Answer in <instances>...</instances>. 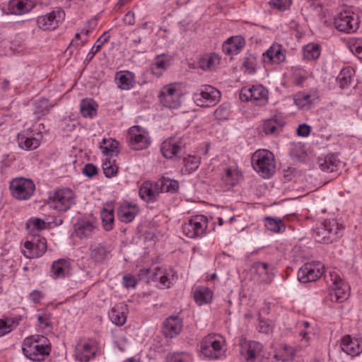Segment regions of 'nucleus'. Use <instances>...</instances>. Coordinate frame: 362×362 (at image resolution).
I'll return each instance as SVG.
<instances>
[{"label": "nucleus", "mask_w": 362, "mask_h": 362, "mask_svg": "<svg viewBox=\"0 0 362 362\" xmlns=\"http://www.w3.org/2000/svg\"><path fill=\"white\" fill-rule=\"evenodd\" d=\"M180 86L175 83L163 86L158 94L161 105L169 109H176L180 106Z\"/></svg>", "instance_id": "9"}, {"label": "nucleus", "mask_w": 362, "mask_h": 362, "mask_svg": "<svg viewBox=\"0 0 362 362\" xmlns=\"http://www.w3.org/2000/svg\"><path fill=\"white\" fill-rule=\"evenodd\" d=\"M284 125L281 119L274 117L264 121L262 125V131L266 134H274L279 132Z\"/></svg>", "instance_id": "39"}, {"label": "nucleus", "mask_w": 362, "mask_h": 362, "mask_svg": "<svg viewBox=\"0 0 362 362\" xmlns=\"http://www.w3.org/2000/svg\"><path fill=\"white\" fill-rule=\"evenodd\" d=\"M285 50L279 44H274L262 54L264 63L280 64L285 60Z\"/></svg>", "instance_id": "24"}, {"label": "nucleus", "mask_w": 362, "mask_h": 362, "mask_svg": "<svg viewBox=\"0 0 362 362\" xmlns=\"http://www.w3.org/2000/svg\"><path fill=\"white\" fill-rule=\"evenodd\" d=\"M170 65V60L165 59L163 55L157 56L151 65L153 74L160 76L163 71L166 70Z\"/></svg>", "instance_id": "40"}, {"label": "nucleus", "mask_w": 362, "mask_h": 362, "mask_svg": "<svg viewBox=\"0 0 362 362\" xmlns=\"http://www.w3.org/2000/svg\"><path fill=\"white\" fill-rule=\"evenodd\" d=\"M320 262L305 263L298 271V279L303 283L316 281L325 272Z\"/></svg>", "instance_id": "19"}, {"label": "nucleus", "mask_w": 362, "mask_h": 362, "mask_svg": "<svg viewBox=\"0 0 362 362\" xmlns=\"http://www.w3.org/2000/svg\"><path fill=\"white\" fill-rule=\"evenodd\" d=\"M182 228L183 233L189 238L202 237L208 228V219L204 215L194 216Z\"/></svg>", "instance_id": "12"}, {"label": "nucleus", "mask_w": 362, "mask_h": 362, "mask_svg": "<svg viewBox=\"0 0 362 362\" xmlns=\"http://www.w3.org/2000/svg\"><path fill=\"white\" fill-rule=\"evenodd\" d=\"M42 136L41 132L33 127L24 129L18 134L19 147L27 151L36 149L40 146Z\"/></svg>", "instance_id": "18"}, {"label": "nucleus", "mask_w": 362, "mask_h": 362, "mask_svg": "<svg viewBox=\"0 0 362 362\" xmlns=\"http://www.w3.org/2000/svg\"><path fill=\"white\" fill-rule=\"evenodd\" d=\"M51 107L52 105L47 99L42 98L36 100L35 103L34 115L39 119L49 112Z\"/></svg>", "instance_id": "45"}, {"label": "nucleus", "mask_w": 362, "mask_h": 362, "mask_svg": "<svg viewBox=\"0 0 362 362\" xmlns=\"http://www.w3.org/2000/svg\"><path fill=\"white\" fill-rule=\"evenodd\" d=\"M34 7L30 0H11L8 4V10L15 15H22L30 11Z\"/></svg>", "instance_id": "31"}, {"label": "nucleus", "mask_w": 362, "mask_h": 362, "mask_svg": "<svg viewBox=\"0 0 362 362\" xmlns=\"http://www.w3.org/2000/svg\"><path fill=\"white\" fill-rule=\"evenodd\" d=\"M10 190L15 199L28 200L34 194L35 185L30 179L16 177L11 181Z\"/></svg>", "instance_id": "8"}, {"label": "nucleus", "mask_w": 362, "mask_h": 362, "mask_svg": "<svg viewBox=\"0 0 362 362\" xmlns=\"http://www.w3.org/2000/svg\"><path fill=\"white\" fill-rule=\"evenodd\" d=\"M182 328V319L178 316H170L163 323V333L166 337L174 338L180 333Z\"/></svg>", "instance_id": "23"}, {"label": "nucleus", "mask_w": 362, "mask_h": 362, "mask_svg": "<svg viewBox=\"0 0 362 362\" xmlns=\"http://www.w3.org/2000/svg\"><path fill=\"white\" fill-rule=\"evenodd\" d=\"M127 138L130 147L136 151L146 148L151 143L148 133L139 126L129 128Z\"/></svg>", "instance_id": "16"}, {"label": "nucleus", "mask_w": 362, "mask_h": 362, "mask_svg": "<svg viewBox=\"0 0 362 362\" xmlns=\"http://www.w3.org/2000/svg\"><path fill=\"white\" fill-rule=\"evenodd\" d=\"M258 331L264 334H269L272 332L273 326L268 321L259 319V325L257 327Z\"/></svg>", "instance_id": "61"}, {"label": "nucleus", "mask_w": 362, "mask_h": 362, "mask_svg": "<svg viewBox=\"0 0 362 362\" xmlns=\"http://www.w3.org/2000/svg\"><path fill=\"white\" fill-rule=\"evenodd\" d=\"M115 81L119 88L128 90L135 84V76L129 71H120L116 73Z\"/></svg>", "instance_id": "28"}, {"label": "nucleus", "mask_w": 362, "mask_h": 362, "mask_svg": "<svg viewBox=\"0 0 362 362\" xmlns=\"http://www.w3.org/2000/svg\"><path fill=\"white\" fill-rule=\"evenodd\" d=\"M320 168L325 172L332 173L337 170L340 160L337 153L329 154L324 158H318Z\"/></svg>", "instance_id": "30"}, {"label": "nucleus", "mask_w": 362, "mask_h": 362, "mask_svg": "<svg viewBox=\"0 0 362 362\" xmlns=\"http://www.w3.org/2000/svg\"><path fill=\"white\" fill-rule=\"evenodd\" d=\"M74 229L76 235L81 239L91 238L98 232L95 221L87 218L79 219Z\"/></svg>", "instance_id": "21"}, {"label": "nucleus", "mask_w": 362, "mask_h": 362, "mask_svg": "<svg viewBox=\"0 0 362 362\" xmlns=\"http://www.w3.org/2000/svg\"><path fill=\"white\" fill-rule=\"evenodd\" d=\"M185 168L182 170L185 173L189 174L195 171L199 166L200 158L196 156L188 155L183 160Z\"/></svg>", "instance_id": "49"}, {"label": "nucleus", "mask_w": 362, "mask_h": 362, "mask_svg": "<svg viewBox=\"0 0 362 362\" xmlns=\"http://www.w3.org/2000/svg\"><path fill=\"white\" fill-rule=\"evenodd\" d=\"M354 74V69L350 66L341 70L337 78L341 88H345L351 83Z\"/></svg>", "instance_id": "44"}, {"label": "nucleus", "mask_w": 362, "mask_h": 362, "mask_svg": "<svg viewBox=\"0 0 362 362\" xmlns=\"http://www.w3.org/2000/svg\"><path fill=\"white\" fill-rule=\"evenodd\" d=\"M122 283L127 288H134L137 284V280L133 275L127 274L123 277Z\"/></svg>", "instance_id": "62"}, {"label": "nucleus", "mask_w": 362, "mask_h": 362, "mask_svg": "<svg viewBox=\"0 0 362 362\" xmlns=\"http://www.w3.org/2000/svg\"><path fill=\"white\" fill-rule=\"evenodd\" d=\"M75 202V193L69 188L59 189L49 196L50 206L58 211H66Z\"/></svg>", "instance_id": "6"}, {"label": "nucleus", "mask_w": 362, "mask_h": 362, "mask_svg": "<svg viewBox=\"0 0 362 362\" xmlns=\"http://www.w3.org/2000/svg\"><path fill=\"white\" fill-rule=\"evenodd\" d=\"M189 360L190 356L186 352H176L167 356L168 362H187Z\"/></svg>", "instance_id": "56"}, {"label": "nucleus", "mask_w": 362, "mask_h": 362, "mask_svg": "<svg viewBox=\"0 0 362 362\" xmlns=\"http://www.w3.org/2000/svg\"><path fill=\"white\" fill-rule=\"evenodd\" d=\"M71 264L69 259H59L53 262L51 275L54 279L64 278L70 275Z\"/></svg>", "instance_id": "25"}, {"label": "nucleus", "mask_w": 362, "mask_h": 362, "mask_svg": "<svg viewBox=\"0 0 362 362\" xmlns=\"http://www.w3.org/2000/svg\"><path fill=\"white\" fill-rule=\"evenodd\" d=\"M47 248L46 239L38 236L37 234H34L32 240L25 243L24 249L22 252L25 257L35 259L42 256L46 252Z\"/></svg>", "instance_id": "17"}, {"label": "nucleus", "mask_w": 362, "mask_h": 362, "mask_svg": "<svg viewBox=\"0 0 362 362\" xmlns=\"http://www.w3.org/2000/svg\"><path fill=\"white\" fill-rule=\"evenodd\" d=\"M221 58L218 54L210 53L204 54L199 62L200 68L204 71L214 70L220 63Z\"/></svg>", "instance_id": "36"}, {"label": "nucleus", "mask_w": 362, "mask_h": 362, "mask_svg": "<svg viewBox=\"0 0 362 362\" xmlns=\"http://www.w3.org/2000/svg\"><path fill=\"white\" fill-rule=\"evenodd\" d=\"M292 4L291 0H270L269 5L272 8L279 11L288 9Z\"/></svg>", "instance_id": "59"}, {"label": "nucleus", "mask_w": 362, "mask_h": 362, "mask_svg": "<svg viewBox=\"0 0 362 362\" xmlns=\"http://www.w3.org/2000/svg\"><path fill=\"white\" fill-rule=\"evenodd\" d=\"M158 185L160 192H175L179 188V183L175 180L163 177L158 182Z\"/></svg>", "instance_id": "41"}, {"label": "nucleus", "mask_w": 362, "mask_h": 362, "mask_svg": "<svg viewBox=\"0 0 362 362\" xmlns=\"http://www.w3.org/2000/svg\"><path fill=\"white\" fill-rule=\"evenodd\" d=\"M138 213V209L135 204H122L117 209L119 219L124 223L131 222Z\"/></svg>", "instance_id": "32"}, {"label": "nucleus", "mask_w": 362, "mask_h": 362, "mask_svg": "<svg viewBox=\"0 0 362 362\" xmlns=\"http://www.w3.org/2000/svg\"><path fill=\"white\" fill-rule=\"evenodd\" d=\"M110 252V250L104 243H94L90 246V256L95 262H102Z\"/></svg>", "instance_id": "34"}, {"label": "nucleus", "mask_w": 362, "mask_h": 362, "mask_svg": "<svg viewBox=\"0 0 362 362\" xmlns=\"http://www.w3.org/2000/svg\"><path fill=\"white\" fill-rule=\"evenodd\" d=\"M97 351L98 344L95 341H81L76 347V358L80 362H88L95 357Z\"/></svg>", "instance_id": "20"}, {"label": "nucleus", "mask_w": 362, "mask_h": 362, "mask_svg": "<svg viewBox=\"0 0 362 362\" xmlns=\"http://www.w3.org/2000/svg\"><path fill=\"white\" fill-rule=\"evenodd\" d=\"M151 279L153 281L158 280L160 282V287L161 288H169L175 279V275L172 269L167 271L161 269H156Z\"/></svg>", "instance_id": "33"}, {"label": "nucleus", "mask_w": 362, "mask_h": 362, "mask_svg": "<svg viewBox=\"0 0 362 362\" xmlns=\"http://www.w3.org/2000/svg\"><path fill=\"white\" fill-rule=\"evenodd\" d=\"M358 16L350 11L339 13L334 19V25L339 32L355 33L359 27Z\"/></svg>", "instance_id": "11"}, {"label": "nucleus", "mask_w": 362, "mask_h": 362, "mask_svg": "<svg viewBox=\"0 0 362 362\" xmlns=\"http://www.w3.org/2000/svg\"><path fill=\"white\" fill-rule=\"evenodd\" d=\"M262 345L255 341H243L240 344V357L243 362H260Z\"/></svg>", "instance_id": "13"}, {"label": "nucleus", "mask_w": 362, "mask_h": 362, "mask_svg": "<svg viewBox=\"0 0 362 362\" xmlns=\"http://www.w3.org/2000/svg\"><path fill=\"white\" fill-rule=\"evenodd\" d=\"M223 179L226 185L233 186L238 180V173L233 169L227 168L223 175Z\"/></svg>", "instance_id": "57"}, {"label": "nucleus", "mask_w": 362, "mask_h": 362, "mask_svg": "<svg viewBox=\"0 0 362 362\" xmlns=\"http://www.w3.org/2000/svg\"><path fill=\"white\" fill-rule=\"evenodd\" d=\"M109 35L107 32H105L96 41L89 53L88 57L90 59H93L95 54L100 49L101 47L106 43L109 40Z\"/></svg>", "instance_id": "53"}, {"label": "nucleus", "mask_w": 362, "mask_h": 362, "mask_svg": "<svg viewBox=\"0 0 362 362\" xmlns=\"http://www.w3.org/2000/svg\"><path fill=\"white\" fill-rule=\"evenodd\" d=\"M252 165L254 170L264 178L270 177L275 173L274 156L267 150L256 151L252 156Z\"/></svg>", "instance_id": "3"}, {"label": "nucleus", "mask_w": 362, "mask_h": 362, "mask_svg": "<svg viewBox=\"0 0 362 362\" xmlns=\"http://www.w3.org/2000/svg\"><path fill=\"white\" fill-rule=\"evenodd\" d=\"M213 293L207 287L198 286L194 291V300L199 305L211 303Z\"/></svg>", "instance_id": "37"}, {"label": "nucleus", "mask_w": 362, "mask_h": 362, "mask_svg": "<svg viewBox=\"0 0 362 362\" xmlns=\"http://www.w3.org/2000/svg\"><path fill=\"white\" fill-rule=\"evenodd\" d=\"M80 111L85 117H93L97 113L96 105L93 100L84 99L81 101Z\"/></svg>", "instance_id": "46"}, {"label": "nucleus", "mask_w": 362, "mask_h": 362, "mask_svg": "<svg viewBox=\"0 0 362 362\" xmlns=\"http://www.w3.org/2000/svg\"><path fill=\"white\" fill-rule=\"evenodd\" d=\"M45 339L39 335L25 338L22 346L25 357L35 361H42L50 351L49 347L45 344Z\"/></svg>", "instance_id": "1"}, {"label": "nucleus", "mask_w": 362, "mask_h": 362, "mask_svg": "<svg viewBox=\"0 0 362 362\" xmlns=\"http://www.w3.org/2000/svg\"><path fill=\"white\" fill-rule=\"evenodd\" d=\"M127 305L124 303L117 304L114 306L110 313L109 317L112 323L117 326L123 325L127 320Z\"/></svg>", "instance_id": "29"}, {"label": "nucleus", "mask_w": 362, "mask_h": 362, "mask_svg": "<svg viewBox=\"0 0 362 362\" xmlns=\"http://www.w3.org/2000/svg\"><path fill=\"white\" fill-rule=\"evenodd\" d=\"M226 350L224 338L216 334L204 337L200 342V351L205 357L217 359L224 355Z\"/></svg>", "instance_id": "2"}, {"label": "nucleus", "mask_w": 362, "mask_h": 362, "mask_svg": "<svg viewBox=\"0 0 362 362\" xmlns=\"http://www.w3.org/2000/svg\"><path fill=\"white\" fill-rule=\"evenodd\" d=\"M103 170L105 177H112L117 174L118 167L115 160L107 158L103 163Z\"/></svg>", "instance_id": "52"}, {"label": "nucleus", "mask_w": 362, "mask_h": 362, "mask_svg": "<svg viewBox=\"0 0 362 362\" xmlns=\"http://www.w3.org/2000/svg\"><path fill=\"white\" fill-rule=\"evenodd\" d=\"M14 322L11 319L0 320V337L9 333L12 329Z\"/></svg>", "instance_id": "60"}, {"label": "nucleus", "mask_w": 362, "mask_h": 362, "mask_svg": "<svg viewBox=\"0 0 362 362\" xmlns=\"http://www.w3.org/2000/svg\"><path fill=\"white\" fill-rule=\"evenodd\" d=\"M298 327L300 329L299 335L302 337L306 344H308L310 340V332L308 330L310 327V323L307 321H300L298 322Z\"/></svg>", "instance_id": "55"}, {"label": "nucleus", "mask_w": 362, "mask_h": 362, "mask_svg": "<svg viewBox=\"0 0 362 362\" xmlns=\"http://www.w3.org/2000/svg\"><path fill=\"white\" fill-rule=\"evenodd\" d=\"M245 45V39L240 35H237L233 36L224 42L222 48L224 53L228 55H235L243 49Z\"/></svg>", "instance_id": "26"}, {"label": "nucleus", "mask_w": 362, "mask_h": 362, "mask_svg": "<svg viewBox=\"0 0 362 362\" xmlns=\"http://www.w3.org/2000/svg\"><path fill=\"white\" fill-rule=\"evenodd\" d=\"M327 282H330V300L333 302H342L349 295V286L340 276L338 271L334 269L329 271V276L325 274Z\"/></svg>", "instance_id": "5"}, {"label": "nucleus", "mask_w": 362, "mask_h": 362, "mask_svg": "<svg viewBox=\"0 0 362 362\" xmlns=\"http://www.w3.org/2000/svg\"><path fill=\"white\" fill-rule=\"evenodd\" d=\"M140 197L147 202H153L160 194L157 182L145 181L139 188Z\"/></svg>", "instance_id": "27"}, {"label": "nucleus", "mask_w": 362, "mask_h": 362, "mask_svg": "<svg viewBox=\"0 0 362 362\" xmlns=\"http://www.w3.org/2000/svg\"><path fill=\"white\" fill-rule=\"evenodd\" d=\"M321 52L320 45L315 43H310L303 48V56L306 60L311 61L317 59Z\"/></svg>", "instance_id": "42"}, {"label": "nucleus", "mask_w": 362, "mask_h": 362, "mask_svg": "<svg viewBox=\"0 0 362 362\" xmlns=\"http://www.w3.org/2000/svg\"><path fill=\"white\" fill-rule=\"evenodd\" d=\"M118 144L115 139H104L100 144V148L104 155L112 157L117 156L119 152Z\"/></svg>", "instance_id": "38"}, {"label": "nucleus", "mask_w": 362, "mask_h": 362, "mask_svg": "<svg viewBox=\"0 0 362 362\" xmlns=\"http://www.w3.org/2000/svg\"><path fill=\"white\" fill-rule=\"evenodd\" d=\"M340 347L348 355L358 356L362 352V339L350 335L344 336L341 340Z\"/></svg>", "instance_id": "22"}, {"label": "nucleus", "mask_w": 362, "mask_h": 362, "mask_svg": "<svg viewBox=\"0 0 362 362\" xmlns=\"http://www.w3.org/2000/svg\"><path fill=\"white\" fill-rule=\"evenodd\" d=\"M257 64V56L254 54H247L243 58L242 69H243L245 73L249 74H254L256 71Z\"/></svg>", "instance_id": "47"}, {"label": "nucleus", "mask_w": 362, "mask_h": 362, "mask_svg": "<svg viewBox=\"0 0 362 362\" xmlns=\"http://www.w3.org/2000/svg\"><path fill=\"white\" fill-rule=\"evenodd\" d=\"M37 320L42 328L45 329L51 326L50 316L47 313L39 315Z\"/></svg>", "instance_id": "64"}, {"label": "nucleus", "mask_w": 362, "mask_h": 362, "mask_svg": "<svg viewBox=\"0 0 362 362\" xmlns=\"http://www.w3.org/2000/svg\"><path fill=\"white\" fill-rule=\"evenodd\" d=\"M101 218L103 223L104 228L106 230H110L112 228V223L114 221V215L112 210L103 209L101 212Z\"/></svg>", "instance_id": "54"}, {"label": "nucleus", "mask_w": 362, "mask_h": 362, "mask_svg": "<svg viewBox=\"0 0 362 362\" xmlns=\"http://www.w3.org/2000/svg\"><path fill=\"white\" fill-rule=\"evenodd\" d=\"M65 12L60 7H56L50 12L37 18V27L44 31L56 30L65 19Z\"/></svg>", "instance_id": "10"}, {"label": "nucleus", "mask_w": 362, "mask_h": 362, "mask_svg": "<svg viewBox=\"0 0 362 362\" xmlns=\"http://www.w3.org/2000/svg\"><path fill=\"white\" fill-rule=\"evenodd\" d=\"M240 99L242 101L251 102L256 106H264L269 100V92L261 85L244 87L240 93Z\"/></svg>", "instance_id": "7"}, {"label": "nucleus", "mask_w": 362, "mask_h": 362, "mask_svg": "<svg viewBox=\"0 0 362 362\" xmlns=\"http://www.w3.org/2000/svg\"><path fill=\"white\" fill-rule=\"evenodd\" d=\"M46 227V223L44 220L39 218H31L26 223L28 230L32 233L37 234L36 232L44 230Z\"/></svg>", "instance_id": "51"}, {"label": "nucleus", "mask_w": 362, "mask_h": 362, "mask_svg": "<svg viewBox=\"0 0 362 362\" xmlns=\"http://www.w3.org/2000/svg\"><path fill=\"white\" fill-rule=\"evenodd\" d=\"M264 226L270 231L274 233H283L286 226L279 218L265 217Z\"/></svg>", "instance_id": "43"}, {"label": "nucleus", "mask_w": 362, "mask_h": 362, "mask_svg": "<svg viewBox=\"0 0 362 362\" xmlns=\"http://www.w3.org/2000/svg\"><path fill=\"white\" fill-rule=\"evenodd\" d=\"M160 151L165 158L171 159L177 156L181 148L175 139H170L162 143Z\"/></svg>", "instance_id": "35"}, {"label": "nucleus", "mask_w": 362, "mask_h": 362, "mask_svg": "<svg viewBox=\"0 0 362 362\" xmlns=\"http://www.w3.org/2000/svg\"><path fill=\"white\" fill-rule=\"evenodd\" d=\"M83 173L88 177H91L98 173V168L92 163L86 164Z\"/></svg>", "instance_id": "63"}, {"label": "nucleus", "mask_w": 362, "mask_h": 362, "mask_svg": "<svg viewBox=\"0 0 362 362\" xmlns=\"http://www.w3.org/2000/svg\"><path fill=\"white\" fill-rule=\"evenodd\" d=\"M221 98V93L211 86H202L194 94V99L197 104L201 107H210L215 105Z\"/></svg>", "instance_id": "15"}, {"label": "nucleus", "mask_w": 362, "mask_h": 362, "mask_svg": "<svg viewBox=\"0 0 362 362\" xmlns=\"http://www.w3.org/2000/svg\"><path fill=\"white\" fill-rule=\"evenodd\" d=\"M274 267L262 262H255L250 267L252 279L259 284H269L274 276Z\"/></svg>", "instance_id": "14"}, {"label": "nucleus", "mask_w": 362, "mask_h": 362, "mask_svg": "<svg viewBox=\"0 0 362 362\" xmlns=\"http://www.w3.org/2000/svg\"><path fill=\"white\" fill-rule=\"evenodd\" d=\"M294 349L292 346L286 344H280L276 350L275 354L284 362L290 361L294 356Z\"/></svg>", "instance_id": "48"}, {"label": "nucleus", "mask_w": 362, "mask_h": 362, "mask_svg": "<svg viewBox=\"0 0 362 362\" xmlns=\"http://www.w3.org/2000/svg\"><path fill=\"white\" fill-rule=\"evenodd\" d=\"M344 229L336 219L326 220L314 230L313 237L315 241L322 243H329L341 236Z\"/></svg>", "instance_id": "4"}, {"label": "nucleus", "mask_w": 362, "mask_h": 362, "mask_svg": "<svg viewBox=\"0 0 362 362\" xmlns=\"http://www.w3.org/2000/svg\"><path fill=\"white\" fill-rule=\"evenodd\" d=\"M349 49L362 62V41L361 40H355L350 42Z\"/></svg>", "instance_id": "58"}, {"label": "nucleus", "mask_w": 362, "mask_h": 362, "mask_svg": "<svg viewBox=\"0 0 362 362\" xmlns=\"http://www.w3.org/2000/svg\"><path fill=\"white\" fill-rule=\"evenodd\" d=\"M315 95L309 93H300L296 95L294 101L300 108H308L313 103Z\"/></svg>", "instance_id": "50"}]
</instances>
